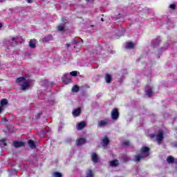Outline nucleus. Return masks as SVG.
<instances>
[{
  "label": "nucleus",
  "mask_w": 177,
  "mask_h": 177,
  "mask_svg": "<svg viewBox=\"0 0 177 177\" xmlns=\"http://www.w3.org/2000/svg\"><path fill=\"white\" fill-rule=\"evenodd\" d=\"M16 83L21 86L22 91H26L30 88V80H27L26 77H19L16 80Z\"/></svg>",
  "instance_id": "f257e3e1"
},
{
  "label": "nucleus",
  "mask_w": 177,
  "mask_h": 177,
  "mask_svg": "<svg viewBox=\"0 0 177 177\" xmlns=\"http://www.w3.org/2000/svg\"><path fill=\"white\" fill-rule=\"evenodd\" d=\"M149 149L147 147H143L141 149V152H140V156H136L134 161H140V160H142V158H145V157H149Z\"/></svg>",
  "instance_id": "f03ea898"
},
{
  "label": "nucleus",
  "mask_w": 177,
  "mask_h": 177,
  "mask_svg": "<svg viewBox=\"0 0 177 177\" xmlns=\"http://www.w3.org/2000/svg\"><path fill=\"white\" fill-rule=\"evenodd\" d=\"M163 139H164V133H162V131H159L156 135V140L158 145H161V142H162Z\"/></svg>",
  "instance_id": "7ed1b4c3"
},
{
  "label": "nucleus",
  "mask_w": 177,
  "mask_h": 177,
  "mask_svg": "<svg viewBox=\"0 0 177 177\" xmlns=\"http://www.w3.org/2000/svg\"><path fill=\"white\" fill-rule=\"evenodd\" d=\"M118 109H113L111 111V118L112 120H118Z\"/></svg>",
  "instance_id": "20e7f679"
},
{
  "label": "nucleus",
  "mask_w": 177,
  "mask_h": 177,
  "mask_svg": "<svg viewBox=\"0 0 177 177\" xmlns=\"http://www.w3.org/2000/svg\"><path fill=\"white\" fill-rule=\"evenodd\" d=\"M62 81H63V82H64V84H70V82H71V77L70 75H68V74H65V75H64V76L62 77Z\"/></svg>",
  "instance_id": "39448f33"
},
{
  "label": "nucleus",
  "mask_w": 177,
  "mask_h": 177,
  "mask_svg": "<svg viewBox=\"0 0 177 177\" xmlns=\"http://www.w3.org/2000/svg\"><path fill=\"white\" fill-rule=\"evenodd\" d=\"M145 92H146V95L147 96H151V95H153V91H151V86H147L145 87Z\"/></svg>",
  "instance_id": "423d86ee"
},
{
  "label": "nucleus",
  "mask_w": 177,
  "mask_h": 177,
  "mask_svg": "<svg viewBox=\"0 0 177 177\" xmlns=\"http://www.w3.org/2000/svg\"><path fill=\"white\" fill-rule=\"evenodd\" d=\"M12 41H14L15 44H21V42H23V38H21V37H12Z\"/></svg>",
  "instance_id": "0eeeda50"
},
{
  "label": "nucleus",
  "mask_w": 177,
  "mask_h": 177,
  "mask_svg": "<svg viewBox=\"0 0 177 177\" xmlns=\"http://www.w3.org/2000/svg\"><path fill=\"white\" fill-rule=\"evenodd\" d=\"M136 44L131 41L127 42L125 48L126 49H132Z\"/></svg>",
  "instance_id": "6e6552de"
},
{
  "label": "nucleus",
  "mask_w": 177,
  "mask_h": 177,
  "mask_svg": "<svg viewBox=\"0 0 177 177\" xmlns=\"http://www.w3.org/2000/svg\"><path fill=\"white\" fill-rule=\"evenodd\" d=\"M80 114H81V108L73 110V115H74V117H78Z\"/></svg>",
  "instance_id": "1a4fd4ad"
},
{
  "label": "nucleus",
  "mask_w": 177,
  "mask_h": 177,
  "mask_svg": "<svg viewBox=\"0 0 177 177\" xmlns=\"http://www.w3.org/2000/svg\"><path fill=\"white\" fill-rule=\"evenodd\" d=\"M13 146L15 147H21L22 146H24V142H19V141H15L13 143Z\"/></svg>",
  "instance_id": "9d476101"
},
{
  "label": "nucleus",
  "mask_w": 177,
  "mask_h": 177,
  "mask_svg": "<svg viewBox=\"0 0 177 177\" xmlns=\"http://www.w3.org/2000/svg\"><path fill=\"white\" fill-rule=\"evenodd\" d=\"M91 160L93 162H97L99 158L97 157V155L95 153H93L91 154Z\"/></svg>",
  "instance_id": "9b49d317"
},
{
  "label": "nucleus",
  "mask_w": 177,
  "mask_h": 177,
  "mask_svg": "<svg viewBox=\"0 0 177 177\" xmlns=\"http://www.w3.org/2000/svg\"><path fill=\"white\" fill-rule=\"evenodd\" d=\"M109 124V121L107 120H101L98 122L99 127H104V125H107Z\"/></svg>",
  "instance_id": "f8f14e48"
},
{
  "label": "nucleus",
  "mask_w": 177,
  "mask_h": 177,
  "mask_svg": "<svg viewBox=\"0 0 177 177\" xmlns=\"http://www.w3.org/2000/svg\"><path fill=\"white\" fill-rule=\"evenodd\" d=\"M85 125H86V123H85V122H81L77 124V129L78 130L82 129L84 127H85Z\"/></svg>",
  "instance_id": "ddd939ff"
},
{
  "label": "nucleus",
  "mask_w": 177,
  "mask_h": 177,
  "mask_svg": "<svg viewBox=\"0 0 177 177\" xmlns=\"http://www.w3.org/2000/svg\"><path fill=\"white\" fill-rule=\"evenodd\" d=\"M85 142H86V141L84 138H80L76 141V143H77V146H81V145H84V143H85Z\"/></svg>",
  "instance_id": "4468645a"
},
{
  "label": "nucleus",
  "mask_w": 177,
  "mask_h": 177,
  "mask_svg": "<svg viewBox=\"0 0 177 177\" xmlns=\"http://www.w3.org/2000/svg\"><path fill=\"white\" fill-rule=\"evenodd\" d=\"M111 167H117L118 165L119 162L118 160H114L109 162Z\"/></svg>",
  "instance_id": "2eb2a0df"
},
{
  "label": "nucleus",
  "mask_w": 177,
  "mask_h": 177,
  "mask_svg": "<svg viewBox=\"0 0 177 177\" xmlns=\"http://www.w3.org/2000/svg\"><path fill=\"white\" fill-rule=\"evenodd\" d=\"M109 139L107 138V137H105L103 140H102V146H107L109 145Z\"/></svg>",
  "instance_id": "dca6fc26"
},
{
  "label": "nucleus",
  "mask_w": 177,
  "mask_h": 177,
  "mask_svg": "<svg viewBox=\"0 0 177 177\" xmlns=\"http://www.w3.org/2000/svg\"><path fill=\"white\" fill-rule=\"evenodd\" d=\"M106 82L109 84V82H111V75L109 74H106L105 76Z\"/></svg>",
  "instance_id": "f3484780"
},
{
  "label": "nucleus",
  "mask_w": 177,
  "mask_h": 177,
  "mask_svg": "<svg viewBox=\"0 0 177 177\" xmlns=\"http://www.w3.org/2000/svg\"><path fill=\"white\" fill-rule=\"evenodd\" d=\"M0 104L2 107H3V106H6V104H8V100L2 99L0 102Z\"/></svg>",
  "instance_id": "a211bd4d"
},
{
  "label": "nucleus",
  "mask_w": 177,
  "mask_h": 177,
  "mask_svg": "<svg viewBox=\"0 0 177 177\" xmlns=\"http://www.w3.org/2000/svg\"><path fill=\"white\" fill-rule=\"evenodd\" d=\"M28 145L30 149H35V142H34L32 140L28 141Z\"/></svg>",
  "instance_id": "6ab92c4d"
},
{
  "label": "nucleus",
  "mask_w": 177,
  "mask_h": 177,
  "mask_svg": "<svg viewBox=\"0 0 177 177\" xmlns=\"http://www.w3.org/2000/svg\"><path fill=\"white\" fill-rule=\"evenodd\" d=\"M167 161L168 164H172L175 161V159H174V157H172V156H169L167 158Z\"/></svg>",
  "instance_id": "aec40b11"
},
{
  "label": "nucleus",
  "mask_w": 177,
  "mask_h": 177,
  "mask_svg": "<svg viewBox=\"0 0 177 177\" xmlns=\"http://www.w3.org/2000/svg\"><path fill=\"white\" fill-rule=\"evenodd\" d=\"M35 42H36L35 39L30 40V42H29L30 47V48H35Z\"/></svg>",
  "instance_id": "412c9836"
},
{
  "label": "nucleus",
  "mask_w": 177,
  "mask_h": 177,
  "mask_svg": "<svg viewBox=\"0 0 177 177\" xmlns=\"http://www.w3.org/2000/svg\"><path fill=\"white\" fill-rule=\"evenodd\" d=\"M93 173L92 172L91 170H88L86 173V177H93Z\"/></svg>",
  "instance_id": "4be33fe9"
},
{
  "label": "nucleus",
  "mask_w": 177,
  "mask_h": 177,
  "mask_svg": "<svg viewBox=\"0 0 177 177\" xmlns=\"http://www.w3.org/2000/svg\"><path fill=\"white\" fill-rule=\"evenodd\" d=\"M78 91H80V87H78L77 86H74L72 88V92H78Z\"/></svg>",
  "instance_id": "5701e85b"
},
{
  "label": "nucleus",
  "mask_w": 177,
  "mask_h": 177,
  "mask_svg": "<svg viewBox=\"0 0 177 177\" xmlns=\"http://www.w3.org/2000/svg\"><path fill=\"white\" fill-rule=\"evenodd\" d=\"M0 145H2L3 146H6V140L5 138L0 140Z\"/></svg>",
  "instance_id": "b1692460"
},
{
  "label": "nucleus",
  "mask_w": 177,
  "mask_h": 177,
  "mask_svg": "<svg viewBox=\"0 0 177 177\" xmlns=\"http://www.w3.org/2000/svg\"><path fill=\"white\" fill-rule=\"evenodd\" d=\"M70 75L72 77H77V72L76 71H72V72L70 73Z\"/></svg>",
  "instance_id": "393cba45"
},
{
  "label": "nucleus",
  "mask_w": 177,
  "mask_h": 177,
  "mask_svg": "<svg viewBox=\"0 0 177 177\" xmlns=\"http://www.w3.org/2000/svg\"><path fill=\"white\" fill-rule=\"evenodd\" d=\"M53 176L55 177H62V174L59 172L53 173Z\"/></svg>",
  "instance_id": "a878e982"
},
{
  "label": "nucleus",
  "mask_w": 177,
  "mask_h": 177,
  "mask_svg": "<svg viewBox=\"0 0 177 177\" xmlns=\"http://www.w3.org/2000/svg\"><path fill=\"white\" fill-rule=\"evenodd\" d=\"M57 30H58V31H64V26H59L57 27Z\"/></svg>",
  "instance_id": "bb28decb"
},
{
  "label": "nucleus",
  "mask_w": 177,
  "mask_h": 177,
  "mask_svg": "<svg viewBox=\"0 0 177 177\" xmlns=\"http://www.w3.org/2000/svg\"><path fill=\"white\" fill-rule=\"evenodd\" d=\"M169 8H170V9H175L176 6H175V4H171V5L169 6Z\"/></svg>",
  "instance_id": "cd10ccee"
},
{
  "label": "nucleus",
  "mask_w": 177,
  "mask_h": 177,
  "mask_svg": "<svg viewBox=\"0 0 177 177\" xmlns=\"http://www.w3.org/2000/svg\"><path fill=\"white\" fill-rule=\"evenodd\" d=\"M123 145H125L126 146H128L129 145V141H125Z\"/></svg>",
  "instance_id": "c85d7f7f"
},
{
  "label": "nucleus",
  "mask_w": 177,
  "mask_h": 177,
  "mask_svg": "<svg viewBox=\"0 0 177 177\" xmlns=\"http://www.w3.org/2000/svg\"><path fill=\"white\" fill-rule=\"evenodd\" d=\"M2 122H8V120H6V118H3Z\"/></svg>",
  "instance_id": "c756f323"
},
{
  "label": "nucleus",
  "mask_w": 177,
  "mask_h": 177,
  "mask_svg": "<svg viewBox=\"0 0 177 177\" xmlns=\"http://www.w3.org/2000/svg\"><path fill=\"white\" fill-rule=\"evenodd\" d=\"M149 136L151 139H153V138H154L156 136L154 134H151Z\"/></svg>",
  "instance_id": "7c9ffc66"
},
{
  "label": "nucleus",
  "mask_w": 177,
  "mask_h": 177,
  "mask_svg": "<svg viewBox=\"0 0 177 177\" xmlns=\"http://www.w3.org/2000/svg\"><path fill=\"white\" fill-rule=\"evenodd\" d=\"M48 41H49V39H48L47 38L44 39V42H48Z\"/></svg>",
  "instance_id": "2f4dec72"
},
{
  "label": "nucleus",
  "mask_w": 177,
  "mask_h": 177,
  "mask_svg": "<svg viewBox=\"0 0 177 177\" xmlns=\"http://www.w3.org/2000/svg\"><path fill=\"white\" fill-rule=\"evenodd\" d=\"M3 110V108L2 106H0V113Z\"/></svg>",
  "instance_id": "473e14b6"
},
{
  "label": "nucleus",
  "mask_w": 177,
  "mask_h": 177,
  "mask_svg": "<svg viewBox=\"0 0 177 177\" xmlns=\"http://www.w3.org/2000/svg\"><path fill=\"white\" fill-rule=\"evenodd\" d=\"M40 116H41V114H40V113L37 114V118H39Z\"/></svg>",
  "instance_id": "72a5a7b5"
},
{
  "label": "nucleus",
  "mask_w": 177,
  "mask_h": 177,
  "mask_svg": "<svg viewBox=\"0 0 177 177\" xmlns=\"http://www.w3.org/2000/svg\"><path fill=\"white\" fill-rule=\"evenodd\" d=\"M28 3H31V0H27Z\"/></svg>",
  "instance_id": "f704fd0d"
},
{
  "label": "nucleus",
  "mask_w": 177,
  "mask_h": 177,
  "mask_svg": "<svg viewBox=\"0 0 177 177\" xmlns=\"http://www.w3.org/2000/svg\"><path fill=\"white\" fill-rule=\"evenodd\" d=\"M66 46H67V48H69L70 47V44H66Z\"/></svg>",
  "instance_id": "c9c22d12"
},
{
  "label": "nucleus",
  "mask_w": 177,
  "mask_h": 177,
  "mask_svg": "<svg viewBox=\"0 0 177 177\" xmlns=\"http://www.w3.org/2000/svg\"><path fill=\"white\" fill-rule=\"evenodd\" d=\"M2 28V24L0 23V28Z\"/></svg>",
  "instance_id": "e433bc0d"
},
{
  "label": "nucleus",
  "mask_w": 177,
  "mask_h": 177,
  "mask_svg": "<svg viewBox=\"0 0 177 177\" xmlns=\"http://www.w3.org/2000/svg\"><path fill=\"white\" fill-rule=\"evenodd\" d=\"M5 1V0H0V2H3Z\"/></svg>",
  "instance_id": "4c0bfd02"
},
{
  "label": "nucleus",
  "mask_w": 177,
  "mask_h": 177,
  "mask_svg": "<svg viewBox=\"0 0 177 177\" xmlns=\"http://www.w3.org/2000/svg\"><path fill=\"white\" fill-rule=\"evenodd\" d=\"M174 162H176V164H177V160H174Z\"/></svg>",
  "instance_id": "58836bf2"
},
{
  "label": "nucleus",
  "mask_w": 177,
  "mask_h": 177,
  "mask_svg": "<svg viewBox=\"0 0 177 177\" xmlns=\"http://www.w3.org/2000/svg\"><path fill=\"white\" fill-rule=\"evenodd\" d=\"M102 21H103V18L101 19Z\"/></svg>",
  "instance_id": "ea45409f"
}]
</instances>
